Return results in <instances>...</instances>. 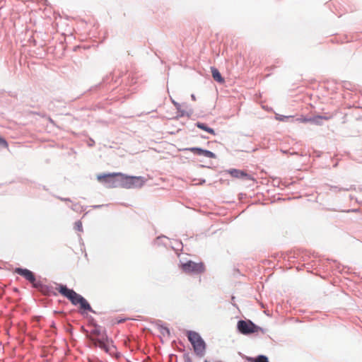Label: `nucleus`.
<instances>
[{
	"label": "nucleus",
	"mask_w": 362,
	"mask_h": 362,
	"mask_svg": "<svg viewBox=\"0 0 362 362\" xmlns=\"http://www.w3.org/2000/svg\"><path fill=\"white\" fill-rule=\"evenodd\" d=\"M56 289L61 295L68 298L73 305H79L80 308L83 310H91V307L87 300L74 290L68 288L66 286L62 284L58 285Z\"/></svg>",
	"instance_id": "1"
},
{
	"label": "nucleus",
	"mask_w": 362,
	"mask_h": 362,
	"mask_svg": "<svg viewBox=\"0 0 362 362\" xmlns=\"http://www.w3.org/2000/svg\"><path fill=\"white\" fill-rule=\"evenodd\" d=\"M90 333L91 335L90 339L94 341L95 345L98 346L106 352L111 351V348L113 347L112 341L107 339L100 327L93 325Z\"/></svg>",
	"instance_id": "2"
},
{
	"label": "nucleus",
	"mask_w": 362,
	"mask_h": 362,
	"mask_svg": "<svg viewBox=\"0 0 362 362\" xmlns=\"http://www.w3.org/2000/svg\"><path fill=\"white\" fill-rule=\"evenodd\" d=\"M187 336L195 354L199 356H204L206 352V344L201 336L194 331H188Z\"/></svg>",
	"instance_id": "3"
},
{
	"label": "nucleus",
	"mask_w": 362,
	"mask_h": 362,
	"mask_svg": "<svg viewBox=\"0 0 362 362\" xmlns=\"http://www.w3.org/2000/svg\"><path fill=\"white\" fill-rule=\"evenodd\" d=\"M180 269L187 274H201L205 272L206 267L204 262H195L189 260L180 264Z\"/></svg>",
	"instance_id": "4"
},
{
	"label": "nucleus",
	"mask_w": 362,
	"mask_h": 362,
	"mask_svg": "<svg viewBox=\"0 0 362 362\" xmlns=\"http://www.w3.org/2000/svg\"><path fill=\"white\" fill-rule=\"evenodd\" d=\"M119 177L120 185L127 189L141 187L145 182L144 178L142 177L127 176L122 174V175H119Z\"/></svg>",
	"instance_id": "5"
},
{
	"label": "nucleus",
	"mask_w": 362,
	"mask_h": 362,
	"mask_svg": "<svg viewBox=\"0 0 362 362\" xmlns=\"http://www.w3.org/2000/svg\"><path fill=\"white\" fill-rule=\"evenodd\" d=\"M119 175H122V173L99 174L97 175V180L100 182L107 184L110 187H117V180L115 177H119Z\"/></svg>",
	"instance_id": "6"
},
{
	"label": "nucleus",
	"mask_w": 362,
	"mask_h": 362,
	"mask_svg": "<svg viewBox=\"0 0 362 362\" xmlns=\"http://www.w3.org/2000/svg\"><path fill=\"white\" fill-rule=\"evenodd\" d=\"M238 328L244 334L254 333L258 329V327L251 321L245 320H240L238 322Z\"/></svg>",
	"instance_id": "7"
},
{
	"label": "nucleus",
	"mask_w": 362,
	"mask_h": 362,
	"mask_svg": "<svg viewBox=\"0 0 362 362\" xmlns=\"http://www.w3.org/2000/svg\"><path fill=\"white\" fill-rule=\"evenodd\" d=\"M15 273L23 276L35 288H38L40 286V284L36 281L35 276L31 271L27 269L16 268Z\"/></svg>",
	"instance_id": "8"
},
{
	"label": "nucleus",
	"mask_w": 362,
	"mask_h": 362,
	"mask_svg": "<svg viewBox=\"0 0 362 362\" xmlns=\"http://www.w3.org/2000/svg\"><path fill=\"white\" fill-rule=\"evenodd\" d=\"M185 151H189L194 154H197L199 156H204L205 157L210 158H216V155L213 152L208 151V150H204L200 148H197V147L188 148H186Z\"/></svg>",
	"instance_id": "9"
},
{
	"label": "nucleus",
	"mask_w": 362,
	"mask_h": 362,
	"mask_svg": "<svg viewBox=\"0 0 362 362\" xmlns=\"http://www.w3.org/2000/svg\"><path fill=\"white\" fill-rule=\"evenodd\" d=\"M211 74L212 77L215 81L220 83H223L225 82L224 78L221 76L218 70L214 67H211Z\"/></svg>",
	"instance_id": "10"
},
{
	"label": "nucleus",
	"mask_w": 362,
	"mask_h": 362,
	"mask_svg": "<svg viewBox=\"0 0 362 362\" xmlns=\"http://www.w3.org/2000/svg\"><path fill=\"white\" fill-rule=\"evenodd\" d=\"M229 173L231 175V176L237 178L248 177V175L244 171L236 169H232L229 170Z\"/></svg>",
	"instance_id": "11"
},
{
	"label": "nucleus",
	"mask_w": 362,
	"mask_h": 362,
	"mask_svg": "<svg viewBox=\"0 0 362 362\" xmlns=\"http://www.w3.org/2000/svg\"><path fill=\"white\" fill-rule=\"evenodd\" d=\"M196 126L200 129H202L212 135H215L216 133H215V131L212 129V128H210L209 127H207L205 124L204 123H202V122H197L196 124Z\"/></svg>",
	"instance_id": "12"
},
{
	"label": "nucleus",
	"mask_w": 362,
	"mask_h": 362,
	"mask_svg": "<svg viewBox=\"0 0 362 362\" xmlns=\"http://www.w3.org/2000/svg\"><path fill=\"white\" fill-rule=\"evenodd\" d=\"M248 361L250 362H268V359L265 356H259L256 358H249Z\"/></svg>",
	"instance_id": "13"
},
{
	"label": "nucleus",
	"mask_w": 362,
	"mask_h": 362,
	"mask_svg": "<svg viewBox=\"0 0 362 362\" xmlns=\"http://www.w3.org/2000/svg\"><path fill=\"white\" fill-rule=\"evenodd\" d=\"M297 121H298L299 122H302V123H306V122L313 121V119L311 118H306V117H302L300 118H298Z\"/></svg>",
	"instance_id": "14"
},
{
	"label": "nucleus",
	"mask_w": 362,
	"mask_h": 362,
	"mask_svg": "<svg viewBox=\"0 0 362 362\" xmlns=\"http://www.w3.org/2000/svg\"><path fill=\"white\" fill-rule=\"evenodd\" d=\"M0 145L4 146L6 148H8V144L7 141L2 137H0Z\"/></svg>",
	"instance_id": "15"
},
{
	"label": "nucleus",
	"mask_w": 362,
	"mask_h": 362,
	"mask_svg": "<svg viewBox=\"0 0 362 362\" xmlns=\"http://www.w3.org/2000/svg\"><path fill=\"white\" fill-rule=\"evenodd\" d=\"M76 224L77 226L78 229L79 230H81V229H82V224H81V222H77Z\"/></svg>",
	"instance_id": "16"
},
{
	"label": "nucleus",
	"mask_w": 362,
	"mask_h": 362,
	"mask_svg": "<svg viewBox=\"0 0 362 362\" xmlns=\"http://www.w3.org/2000/svg\"><path fill=\"white\" fill-rule=\"evenodd\" d=\"M173 103L175 105V107L178 109L179 107H180V105L177 103L175 102V101H173Z\"/></svg>",
	"instance_id": "17"
},
{
	"label": "nucleus",
	"mask_w": 362,
	"mask_h": 362,
	"mask_svg": "<svg viewBox=\"0 0 362 362\" xmlns=\"http://www.w3.org/2000/svg\"><path fill=\"white\" fill-rule=\"evenodd\" d=\"M281 121H284V117H281V119H279Z\"/></svg>",
	"instance_id": "18"
},
{
	"label": "nucleus",
	"mask_w": 362,
	"mask_h": 362,
	"mask_svg": "<svg viewBox=\"0 0 362 362\" xmlns=\"http://www.w3.org/2000/svg\"><path fill=\"white\" fill-rule=\"evenodd\" d=\"M204 362H209L208 361H205Z\"/></svg>",
	"instance_id": "19"
}]
</instances>
